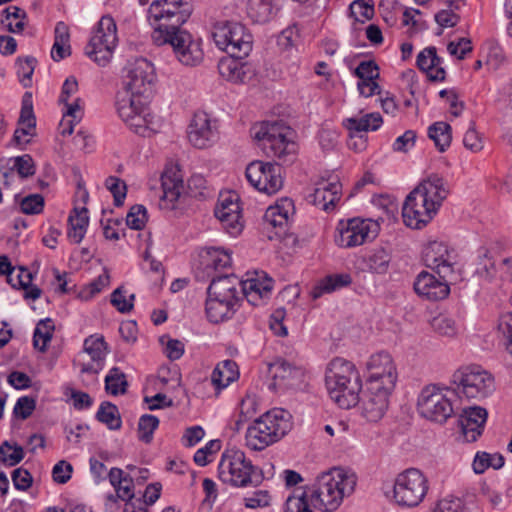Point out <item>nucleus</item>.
Here are the masks:
<instances>
[{
	"label": "nucleus",
	"mask_w": 512,
	"mask_h": 512,
	"mask_svg": "<svg viewBox=\"0 0 512 512\" xmlns=\"http://www.w3.org/2000/svg\"><path fill=\"white\" fill-rule=\"evenodd\" d=\"M192 11L193 6L188 0H154L148 10L149 19L155 24L154 43L171 45L175 57L185 66H196L203 60L200 40L182 28Z\"/></svg>",
	"instance_id": "1"
},
{
	"label": "nucleus",
	"mask_w": 512,
	"mask_h": 512,
	"mask_svg": "<svg viewBox=\"0 0 512 512\" xmlns=\"http://www.w3.org/2000/svg\"><path fill=\"white\" fill-rule=\"evenodd\" d=\"M357 476L354 472L345 469H333L322 473L315 483L306 486L296 496H305V501L315 509L324 512L336 511L344 497L350 496L356 487Z\"/></svg>",
	"instance_id": "2"
},
{
	"label": "nucleus",
	"mask_w": 512,
	"mask_h": 512,
	"mask_svg": "<svg viewBox=\"0 0 512 512\" xmlns=\"http://www.w3.org/2000/svg\"><path fill=\"white\" fill-rule=\"evenodd\" d=\"M254 275L256 277H250L246 280H239L233 274L214 276L207 289V295L238 303V288L240 287L243 295L252 306L265 305L271 297L273 280L264 272H255Z\"/></svg>",
	"instance_id": "3"
},
{
	"label": "nucleus",
	"mask_w": 512,
	"mask_h": 512,
	"mask_svg": "<svg viewBox=\"0 0 512 512\" xmlns=\"http://www.w3.org/2000/svg\"><path fill=\"white\" fill-rule=\"evenodd\" d=\"M325 384L330 398L340 408L349 409L358 404L362 384L352 362L334 358L326 369Z\"/></svg>",
	"instance_id": "4"
},
{
	"label": "nucleus",
	"mask_w": 512,
	"mask_h": 512,
	"mask_svg": "<svg viewBox=\"0 0 512 512\" xmlns=\"http://www.w3.org/2000/svg\"><path fill=\"white\" fill-rule=\"evenodd\" d=\"M251 135L268 157L281 164H291L296 159L295 132L283 122H262L251 128Z\"/></svg>",
	"instance_id": "5"
},
{
	"label": "nucleus",
	"mask_w": 512,
	"mask_h": 512,
	"mask_svg": "<svg viewBox=\"0 0 512 512\" xmlns=\"http://www.w3.org/2000/svg\"><path fill=\"white\" fill-rule=\"evenodd\" d=\"M290 414L283 409L266 412L249 426L246 445L254 451H261L284 437L291 429Z\"/></svg>",
	"instance_id": "6"
},
{
	"label": "nucleus",
	"mask_w": 512,
	"mask_h": 512,
	"mask_svg": "<svg viewBox=\"0 0 512 512\" xmlns=\"http://www.w3.org/2000/svg\"><path fill=\"white\" fill-rule=\"evenodd\" d=\"M218 477L223 483L233 487L257 486L263 480L262 471L238 449H228L222 454Z\"/></svg>",
	"instance_id": "7"
},
{
	"label": "nucleus",
	"mask_w": 512,
	"mask_h": 512,
	"mask_svg": "<svg viewBox=\"0 0 512 512\" xmlns=\"http://www.w3.org/2000/svg\"><path fill=\"white\" fill-rule=\"evenodd\" d=\"M453 383L459 397L467 400H482L495 389L493 376L476 365L458 369L453 374Z\"/></svg>",
	"instance_id": "8"
},
{
	"label": "nucleus",
	"mask_w": 512,
	"mask_h": 512,
	"mask_svg": "<svg viewBox=\"0 0 512 512\" xmlns=\"http://www.w3.org/2000/svg\"><path fill=\"white\" fill-rule=\"evenodd\" d=\"M217 47L231 56H248L252 51L253 37L240 22L221 20L212 32Z\"/></svg>",
	"instance_id": "9"
},
{
	"label": "nucleus",
	"mask_w": 512,
	"mask_h": 512,
	"mask_svg": "<svg viewBox=\"0 0 512 512\" xmlns=\"http://www.w3.org/2000/svg\"><path fill=\"white\" fill-rule=\"evenodd\" d=\"M117 42L116 22L110 15H104L85 48L86 55L99 66H106L112 58Z\"/></svg>",
	"instance_id": "10"
},
{
	"label": "nucleus",
	"mask_w": 512,
	"mask_h": 512,
	"mask_svg": "<svg viewBox=\"0 0 512 512\" xmlns=\"http://www.w3.org/2000/svg\"><path fill=\"white\" fill-rule=\"evenodd\" d=\"M428 491V480L416 468H409L399 473L393 486V499L403 507H417Z\"/></svg>",
	"instance_id": "11"
},
{
	"label": "nucleus",
	"mask_w": 512,
	"mask_h": 512,
	"mask_svg": "<svg viewBox=\"0 0 512 512\" xmlns=\"http://www.w3.org/2000/svg\"><path fill=\"white\" fill-rule=\"evenodd\" d=\"M448 392V389H441L436 386L425 387L421 391L417 402L420 415L433 422L445 423L454 413Z\"/></svg>",
	"instance_id": "12"
},
{
	"label": "nucleus",
	"mask_w": 512,
	"mask_h": 512,
	"mask_svg": "<svg viewBox=\"0 0 512 512\" xmlns=\"http://www.w3.org/2000/svg\"><path fill=\"white\" fill-rule=\"evenodd\" d=\"M380 224L372 219L353 218L340 221L337 227L338 235L335 242L343 248H351L373 241L380 232Z\"/></svg>",
	"instance_id": "13"
},
{
	"label": "nucleus",
	"mask_w": 512,
	"mask_h": 512,
	"mask_svg": "<svg viewBox=\"0 0 512 512\" xmlns=\"http://www.w3.org/2000/svg\"><path fill=\"white\" fill-rule=\"evenodd\" d=\"M423 260L441 279L458 280L457 254L446 243L429 242L423 250Z\"/></svg>",
	"instance_id": "14"
},
{
	"label": "nucleus",
	"mask_w": 512,
	"mask_h": 512,
	"mask_svg": "<svg viewBox=\"0 0 512 512\" xmlns=\"http://www.w3.org/2000/svg\"><path fill=\"white\" fill-rule=\"evenodd\" d=\"M155 81L154 65L145 58H137L125 67L123 75L125 92L148 97L153 91Z\"/></svg>",
	"instance_id": "15"
},
{
	"label": "nucleus",
	"mask_w": 512,
	"mask_h": 512,
	"mask_svg": "<svg viewBox=\"0 0 512 512\" xmlns=\"http://www.w3.org/2000/svg\"><path fill=\"white\" fill-rule=\"evenodd\" d=\"M248 182L258 191L273 195L283 187L280 163L254 161L245 172Z\"/></svg>",
	"instance_id": "16"
},
{
	"label": "nucleus",
	"mask_w": 512,
	"mask_h": 512,
	"mask_svg": "<svg viewBox=\"0 0 512 512\" xmlns=\"http://www.w3.org/2000/svg\"><path fill=\"white\" fill-rule=\"evenodd\" d=\"M214 213L228 234L233 237L240 235L244 224L237 194L230 192L220 194Z\"/></svg>",
	"instance_id": "17"
},
{
	"label": "nucleus",
	"mask_w": 512,
	"mask_h": 512,
	"mask_svg": "<svg viewBox=\"0 0 512 512\" xmlns=\"http://www.w3.org/2000/svg\"><path fill=\"white\" fill-rule=\"evenodd\" d=\"M436 211L430 207L427 198L421 194H415L413 189L406 197L402 206V218L407 227L421 229L425 227L436 215Z\"/></svg>",
	"instance_id": "18"
},
{
	"label": "nucleus",
	"mask_w": 512,
	"mask_h": 512,
	"mask_svg": "<svg viewBox=\"0 0 512 512\" xmlns=\"http://www.w3.org/2000/svg\"><path fill=\"white\" fill-rule=\"evenodd\" d=\"M246 56H231L222 57L218 62V71L220 75L235 84H243L250 81L255 71L252 65L243 58Z\"/></svg>",
	"instance_id": "19"
},
{
	"label": "nucleus",
	"mask_w": 512,
	"mask_h": 512,
	"mask_svg": "<svg viewBox=\"0 0 512 512\" xmlns=\"http://www.w3.org/2000/svg\"><path fill=\"white\" fill-rule=\"evenodd\" d=\"M456 280L436 279L435 276L427 271H422L414 282L415 292L430 301L445 299L449 293V283Z\"/></svg>",
	"instance_id": "20"
},
{
	"label": "nucleus",
	"mask_w": 512,
	"mask_h": 512,
	"mask_svg": "<svg viewBox=\"0 0 512 512\" xmlns=\"http://www.w3.org/2000/svg\"><path fill=\"white\" fill-rule=\"evenodd\" d=\"M294 214V203L289 198L281 199L275 206H270L264 216L263 225L264 229H276L275 235H268L269 239L280 237L281 233L285 232L290 216Z\"/></svg>",
	"instance_id": "21"
},
{
	"label": "nucleus",
	"mask_w": 512,
	"mask_h": 512,
	"mask_svg": "<svg viewBox=\"0 0 512 512\" xmlns=\"http://www.w3.org/2000/svg\"><path fill=\"white\" fill-rule=\"evenodd\" d=\"M487 417L488 412L483 407L470 406L463 408L459 416V425L467 442H475L481 436Z\"/></svg>",
	"instance_id": "22"
},
{
	"label": "nucleus",
	"mask_w": 512,
	"mask_h": 512,
	"mask_svg": "<svg viewBox=\"0 0 512 512\" xmlns=\"http://www.w3.org/2000/svg\"><path fill=\"white\" fill-rule=\"evenodd\" d=\"M216 129L211 124V119L205 112L194 114L188 127V139L190 143L199 149L208 147L215 141Z\"/></svg>",
	"instance_id": "23"
},
{
	"label": "nucleus",
	"mask_w": 512,
	"mask_h": 512,
	"mask_svg": "<svg viewBox=\"0 0 512 512\" xmlns=\"http://www.w3.org/2000/svg\"><path fill=\"white\" fill-rule=\"evenodd\" d=\"M341 188L342 185L336 177L330 180L323 179L316 184L314 192L309 195L308 200L322 210L329 211L340 200Z\"/></svg>",
	"instance_id": "24"
},
{
	"label": "nucleus",
	"mask_w": 512,
	"mask_h": 512,
	"mask_svg": "<svg viewBox=\"0 0 512 512\" xmlns=\"http://www.w3.org/2000/svg\"><path fill=\"white\" fill-rule=\"evenodd\" d=\"M269 373L273 379L274 389H289L297 386L303 376L301 368L279 359L269 365Z\"/></svg>",
	"instance_id": "25"
},
{
	"label": "nucleus",
	"mask_w": 512,
	"mask_h": 512,
	"mask_svg": "<svg viewBox=\"0 0 512 512\" xmlns=\"http://www.w3.org/2000/svg\"><path fill=\"white\" fill-rule=\"evenodd\" d=\"M161 202L166 208H174L175 202L184 190L183 177L177 167L166 168L161 175Z\"/></svg>",
	"instance_id": "26"
},
{
	"label": "nucleus",
	"mask_w": 512,
	"mask_h": 512,
	"mask_svg": "<svg viewBox=\"0 0 512 512\" xmlns=\"http://www.w3.org/2000/svg\"><path fill=\"white\" fill-rule=\"evenodd\" d=\"M415 194H421L423 198H427L436 212H438L442 202L448 195V189L444 179L438 175H431L427 179L421 181L415 188Z\"/></svg>",
	"instance_id": "27"
},
{
	"label": "nucleus",
	"mask_w": 512,
	"mask_h": 512,
	"mask_svg": "<svg viewBox=\"0 0 512 512\" xmlns=\"http://www.w3.org/2000/svg\"><path fill=\"white\" fill-rule=\"evenodd\" d=\"M355 75L359 78L358 90L361 95L370 97L380 94L381 88L376 80L380 75V68L372 61H362L355 69Z\"/></svg>",
	"instance_id": "28"
},
{
	"label": "nucleus",
	"mask_w": 512,
	"mask_h": 512,
	"mask_svg": "<svg viewBox=\"0 0 512 512\" xmlns=\"http://www.w3.org/2000/svg\"><path fill=\"white\" fill-rule=\"evenodd\" d=\"M362 414L369 422H378L384 417V386H366Z\"/></svg>",
	"instance_id": "29"
},
{
	"label": "nucleus",
	"mask_w": 512,
	"mask_h": 512,
	"mask_svg": "<svg viewBox=\"0 0 512 512\" xmlns=\"http://www.w3.org/2000/svg\"><path fill=\"white\" fill-rule=\"evenodd\" d=\"M417 67L425 72L431 81H444L445 69L435 47H427L417 55Z\"/></svg>",
	"instance_id": "30"
},
{
	"label": "nucleus",
	"mask_w": 512,
	"mask_h": 512,
	"mask_svg": "<svg viewBox=\"0 0 512 512\" xmlns=\"http://www.w3.org/2000/svg\"><path fill=\"white\" fill-rule=\"evenodd\" d=\"M237 303L212 295L207 296L205 311L212 323H220L232 317Z\"/></svg>",
	"instance_id": "31"
},
{
	"label": "nucleus",
	"mask_w": 512,
	"mask_h": 512,
	"mask_svg": "<svg viewBox=\"0 0 512 512\" xmlns=\"http://www.w3.org/2000/svg\"><path fill=\"white\" fill-rule=\"evenodd\" d=\"M239 378V369L235 361L227 359L219 362L211 374V383L215 390L221 391Z\"/></svg>",
	"instance_id": "32"
},
{
	"label": "nucleus",
	"mask_w": 512,
	"mask_h": 512,
	"mask_svg": "<svg viewBox=\"0 0 512 512\" xmlns=\"http://www.w3.org/2000/svg\"><path fill=\"white\" fill-rule=\"evenodd\" d=\"M382 123V116L378 112L367 113L360 117L347 118L343 122L352 138L358 136L361 132L375 131L381 127Z\"/></svg>",
	"instance_id": "33"
},
{
	"label": "nucleus",
	"mask_w": 512,
	"mask_h": 512,
	"mask_svg": "<svg viewBox=\"0 0 512 512\" xmlns=\"http://www.w3.org/2000/svg\"><path fill=\"white\" fill-rule=\"evenodd\" d=\"M140 96L132 95L128 92H119L117 94L116 108L119 117L127 124L133 116L142 111L144 104L139 99Z\"/></svg>",
	"instance_id": "34"
},
{
	"label": "nucleus",
	"mask_w": 512,
	"mask_h": 512,
	"mask_svg": "<svg viewBox=\"0 0 512 512\" xmlns=\"http://www.w3.org/2000/svg\"><path fill=\"white\" fill-rule=\"evenodd\" d=\"M87 213L88 210L86 208H74L68 217V238L76 244H79L85 236L86 228L89 223Z\"/></svg>",
	"instance_id": "35"
},
{
	"label": "nucleus",
	"mask_w": 512,
	"mask_h": 512,
	"mask_svg": "<svg viewBox=\"0 0 512 512\" xmlns=\"http://www.w3.org/2000/svg\"><path fill=\"white\" fill-rule=\"evenodd\" d=\"M384 356L382 352L372 354L366 362V386H384Z\"/></svg>",
	"instance_id": "36"
},
{
	"label": "nucleus",
	"mask_w": 512,
	"mask_h": 512,
	"mask_svg": "<svg viewBox=\"0 0 512 512\" xmlns=\"http://www.w3.org/2000/svg\"><path fill=\"white\" fill-rule=\"evenodd\" d=\"M352 282V278L350 274H333L324 277L314 288L313 297L319 298L324 293H331L337 289L342 287H346L350 285Z\"/></svg>",
	"instance_id": "37"
},
{
	"label": "nucleus",
	"mask_w": 512,
	"mask_h": 512,
	"mask_svg": "<svg viewBox=\"0 0 512 512\" xmlns=\"http://www.w3.org/2000/svg\"><path fill=\"white\" fill-rule=\"evenodd\" d=\"M428 136L437 149L444 152L451 144V126L443 121L435 122L428 128Z\"/></svg>",
	"instance_id": "38"
},
{
	"label": "nucleus",
	"mask_w": 512,
	"mask_h": 512,
	"mask_svg": "<svg viewBox=\"0 0 512 512\" xmlns=\"http://www.w3.org/2000/svg\"><path fill=\"white\" fill-rule=\"evenodd\" d=\"M55 330L54 322L51 318L40 320L34 330L33 345L41 352H45L48 343L51 341Z\"/></svg>",
	"instance_id": "39"
},
{
	"label": "nucleus",
	"mask_w": 512,
	"mask_h": 512,
	"mask_svg": "<svg viewBox=\"0 0 512 512\" xmlns=\"http://www.w3.org/2000/svg\"><path fill=\"white\" fill-rule=\"evenodd\" d=\"M96 419L107 425L111 430H118L121 428V418L118 412V408L111 402L104 401L101 403L97 413Z\"/></svg>",
	"instance_id": "40"
},
{
	"label": "nucleus",
	"mask_w": 512,
	"mask_h": 512,
	"mask_svg": "<svg viewBox=\"0 0 512 512\" xmlns=\"http://www.w3.org/2000/svg\"><path fill=\"white\" fill-rule=\"evenodd\" d=\"M127 387L126 375L118 367L111 368L105 377V390L109 394L117 396L125 394Z\"/></svg>",
	"instance_id": "41"
},
{
	"label": "nucleus",
	"mask_w": 512,
	"mask_h": 512,
	"mask_svg": "<svg viewBox=\"0 0 512 512\" xmlns=\"http://www.w3.org/2000/svg\"><path fill=\"white\" fill-rule=\"evenodd\" d=\"M114 488L117 497L126 502L123 512H148L145 507L141 505L137 506L136 502L133 501L134 492L131 478L128 479V482H123L122 484H119Z\"/></svg>",
	"instance_id": "42"
},
{
	"label": "nucleus",
	"mask_w": 512,
	"mask_h": 512,
	"mask_svg": "<svg viewBox=\"0 0 512 512\" xmlns=\"http://www.w3.org/2000/svg\"><path fill=\"white\" fill-rule=\"evenodd\" d=\"M6 160L14 169L19 179H26L35 174V163L29 154L10 157Z\"/></svg>",
	"instance_id": "43"
},
{
	"label": "nucleus",
	"mask_w": 512,
	"mask_h": 512,
	"mask_svg": "<svg viewBox=\"0 0 512 512\" xmlns=\"http://www.w3.org/2000/svg\"><path fill=\"white\" fill-rule=\"evenodd\" d=\"M84 351L89 354L92 362H103L107 355V344L104 337L89 336L84 341Z\"/></svg>",
	"instance_id": "44"
},
{
	"label": "nucleus",
	"mask_w": 512,
	"mask_h": 512,
	"mask_svg": "<svg viewBox=\"0 0 512 512\" xmlns=\"http://www.w3.org/2000/svg\"><path fill=\"white\" fill-rule=\"evenodd\" d=\"M204 263L207 269L218 271L231 265V256L227 251L219 248H209Z\"/></svg>",
	"instance_id": "45"
},
{
	"label": "nucleus",
	"mask_w": 512,
	"mask_h": 512,
	"mask_svg": "<svg viewBox=\"0 0 512 512\" xmlns=\"http://www.w3.org/2000/svg\"><path fill=\"white\" fill-rule=\"evenodd\" d=\"M349 12L356 22L364 23L374 16V1L354 0L349 6Z\"/></svg>",
	"instance_id": "46"
},
{
	"label": "nucleus",
	"mask_w": 512,
	"mask_h": 512,
	"mask_svg": "<svg viewBox=\"0 0 512 512\" xmlns=\"http://www.w3.org/2000/svg\"><path fill=\"white\" fill-rule=\"evenodd\" d=\"M159 425V419L151 414H144L138 422V438L144 443H150L153 439V433Z\"/></svg>",
	"instance_id": "47"
},
{
	"label": "nucleus",
	"mask_w": 512,
	"mask_h": 512,
	"mask_svg": "<svg viewBox=\"0 0 512 512\" xmlns=\"http://www.w3.org/2000/svg\"><path fill=\"white\" fill-rule=\"evenodd\" d=\"M431 327L439 335L447 337H453L458 332L455 320L444 314L435 316L431 320Z\"/></svg>",
	"instance_id": "48"
},
{
	"label": "nucleus",
	"mask_w": 512,
	"mask_h": 512,
	"mask_svg": "<svg viewBox=\"0 0 512 512\" xmlns=\"http://www.w3.org/2000/svg\"><path fill=\"white\" fill-rule=\"evenodd\" d=\"M24 458L23 448L17 444L11 445L8 441H4L0 446V459L3 463L14 466L21 462Z\"/></svg>",
	"instance_id": "49"
},
{
	"label": "nucleus",
	"mask_w": 512,
	"mask_h": 512,
	"mask_svg": "<svg viewBox=\"0 0 512 512\" xmlns=\"http://www.w3.org/2000/svg\"><path fill=\"white\" fill-rule=\"evenodd\" d=\"M147 220V210L143 205L139 204L132 206L126 216L127 226L134 230L143 229Z\"/></svg>",
	"instance_id": "50"
},
{
	"label": "nucleus",
	"mask_w": 512,
	"mask_h": 512,
	"mask_svg": "<svg viewBox=\"0 0 512 512\" xmlns=\"http://www.w3.org/2000/svg\"><path fill=\"white\" fill-rule=\"evenodd\" d=\"M105 186L113 195L114 205L121 206L126 197L127 187L125 182L117 177L110 176L106 179Z\"/></svg>",
	"instance_id": "51"
},
{
	"label": "nucleus",
	"mask_w": 512,
	"mask_h": 512,
	"mask_svg": "<svg viewBox=\"0 0 512 512\" xmlns=\"http://www.w3.org/2000/svg\"><path fill=\"white\" fill-rule=\"evenodd\" d=\"M35 63L36 59L33 57L18 58L17 60V74L24 87L31 85V76L34 72Z\"/></svg>",
	"instance_id": "52"
},
{
	"label": "nucleus",
	"mask_w": 512,
	"mask_h": 512,
	"mask_svg": "<svg viewBox=\"0 0 512 512\" xmlns=\"http://www.w3.org/2000/svg\"><path fill=\"white\" fill-rule=\"evenodd\" d=\"M20 208L24 214H39L44 208V198L40 194H30L21 200Z\"/></svg>",
	"instance_id": "53"
},
{
	"label": "nucleus",
	"mask_w": 512,
	"mask_h": 512,
	"mask_svg": "<svg viewBox=\"0 0 512 512\" xmlns=\"http://www.w3.org/2000/svg\"><path fill=\"white\" fill-rule=\"evenodd\" d=\"M433 512H467V509L461 498L447 496L438 501Z\"/></svg>",
	"instance_id": "54"
},
{
	"label": "nucleus",
	"mask_w": 512,
	"mask_h": 512,
	"mask_svg": "<svg viewBox=\"0 0 512 512\" xmlns=\"http://www.w3.org/2000/svg\"><path fill=\"white\" fill-rule=\"evenodd\" d=\"M31 94L26 93L23 97V104L19 118V125L26 126L28 128H35L36 119L33 113V107L31 103Z\"/></svg>",
	"instance_id": "55"
},
{
	"label": "nucleus",
	"mask_w": 512,
	"mask_h": 512,
	"mask_svg": "<svg viewBox=\"0 0 512 512\" xmlns=\"http://www.w3.org/2000/svg\"><path fill=\"white\" fill-rule=\"evenodd\" d=\"M271 496L266 490H257L244 498L246 508L256 509L270 505Z\"/></svg>",
	"instance_id": "56"
},
{
	"label": "nucleus",
	"mask_w": 512,
	"mask_h": 512,
	"mask_svg": "<svg viewBox=\"0 0 512 512\" xmlns=\"http://www.w3.org/2000/svg\"><path fill=\"white\" fill-rule=\"evenodd\" d=\"M35 408V399L28 396H22L18 398V400L16 401L13 412L17 417H20L21 419L25 420L32 415Z\"/></svg>",
	"instance_id": "57"
},
{
	"label": "nucleus",
	"mask_w": 512,
	"mask_h": 512,
	"mask_svg": "<svg viewBox=\"0 0 512 512\" xmlns=\"http://www.w3.org/2000/svg\"><path fill=\"white\" fill-rule=\"evenodd\" d=\"M220 449L219 440H210L204 447L198 449L194 454V461L199 466H206L209 463L208 456Z\"/></svg>",
	"instance_id": "58"
},
{
	"label": "nucleus",
	"mask_w": 512,
	"mask_h": 512,
	"mask_svg": "<svg viewBox=\"0 0 512 512\" xmlns=\"http://www.w3.org/2000/svg\"><path fill=\"white\" fill-rule=\"evenodd\" d=\"M465 148L472 152H479L483 149V141L480 134L476 131L474 124L468 128L463 137Z\"/></svg>",
	"instance_id": "59"
},
{
	"label": "nucleus",
	"mask_w": 512,
	"mask_h": 512,
	"mask_svg": "<svg viewBox=\"0 0 512 512\" xmlns=\"http://www.w3.org/2000/svg\"><path fill=\"white\" fill-rule=\"evenodd\" d=\"M206 183L207 181L202 175L191 176L187 182L189 194L195 198L205 197L207 191Z\"/></svg>",
	"instance_id": "60"
},
{
	"label": "nucleus",
	"mask_w": 512,
	"mask_h": 512,
	"mask_svg": "<svg viewBox=\"0 0 512 512\" xmlns=\"http://www.w3.org/2000/svg\"><path fill=\"white\" fill-rule=\"evenodd\" d=\"M72 471V465L64 460H61L53 467V480L59 484H65L71 478Z\"/></svg>",
	"instance_id": "61"
},
{
	"label": "nucleus",
	"mask_w": 512,
	"mask_h": 512,
	"mask_svg": "<svg viewBox=\"0 0 512 512\" xmlns=\"http://www.w3.org/2000/svg\"><path fill=\"white\" fill-rule=\"evenodd\" d=\"M125 291L122 287H118L111 294V304L121 313H128L133 309V303L127 301Z\"/></svg>",
	"instance_id": "62"
},
{
	"label": "nucleus",
	"mask_w": 512,
	"mask_h": 512,
	"mask_svg": "<svg viewBox=\"0 0 512 512\" xmlns=\"http://www.w3.org/2000/svg\"><path fill=\"white\" fill-rule=\"evenodd\" d=\"M285 512H313L305 496H296V493L289 496L285 503Z\"/></svg>",
	"instance_id": "63"
},
{
	"label": "nucleus",
	"mask_w": 512,
	"mask_h": 512,
	"mask_svg": "<svg viewBox=\"0 0 512 512\" xmlns=\"http://www.w3.org/2000/svg\"><path fill=\"white\" fill-rule=\"evenodd\" d=\"M499 328L505 338L506 350L512 355V312L503 317Z\"/></svg>",
	"instance_id": "64"
}]
</instances>
